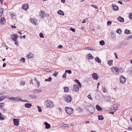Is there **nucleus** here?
Instances as JSON below:
<instances>
[{"mask_svg": "<svg viewBox=\"0 0 132 132\" xmlns=\"http://www.w3.org/2000/svg\"><path fill=\"white\" fill-rule=\"evenodd\" d=\"M44 105L47 108H51L53 106L54 104L50 100H47L45 101Z\"/></svg>", "mask_w": 132, "mask_h": 132, "instance_id": "f257e3e1", "label": "nucleus"}, {"mask_svg": "<svg viewBox=\"0 0 132 132\" xmlns=\"http://www.w3.org/2000/svg\"><path fill=\"white\" fill-rule=\"evenodd\" d=\"M65 110L67 114H71L73 113V109H72L66 107L65 108Z\"/></svg>", "mask_w": 132, "mask_h": 132, "instance_id": "f03ea898", "label": "nucleus"}, {"mask_svg": "<svg viewBox=\"0 0 132 132\" xmlns=\"http://www.w3.org/2000/svg\"><path fill=\"white\" fill-rule=\"evenodd\" d=\"M64 100L67 102H70L71 101L72 97L70 96L69 95L64 98Z\"/></svg>", "mask_w": 132, "mask_h": 132, "instance_id": "7ed1b4c3", "label": "nucleus"}, {"mask_svg": "<svg viewBox=\"0 0 132 132\" xmlns=\"http://www.w3.org/2000/svg\"><path fill=\"white\" fill-rule=\"evenodd\" d=\"M13 123L14 125L18 126L19 125V119H14L13 118Z\"/></svg>", "mask_w": 132, "mask_h": 132, "instance_id": "20e7f679", "label": "nucleus"}, {"mask_svg": "<svg viewBox=\"0 0 132 132\" xmlns=\"http://www.w3.org/2000/svg\"><path fill=\"white\" fill-rule=\"evenodd\" d=\"M92 77L93 79L97 80L98 78V76L96 73H94L92 75Z\"/></svg>", "mask_w": 132, "mask_h": 132, "instance_id": "39448f33", "label": "nucleus"}, {"mask_svg": "<svg viewBox=\"0 0 132 132\" xmlns=\"http://www.w3.org/2000/svg\"><path fill=\"white\" fill-rule=\"evenodd\" d=\"M126 80V78L123 76H121L120 77V82L121 83L123 84L125 82Z\"/></svg>", "mask_w": 132, "mask_h": 132, "instance_id": "423d86ee", "label": "nucleus"}, {"mask_svg": "<svg viewBox=\"0 0 132 132\" xmlns=\"http://www.w3.org/2000/svg\"><path fill=\"white\" fill-rule=\"evenodd\" d=\"M11 36L12 40L13 41H16V40L17 38L18 37V35L15 34L12 35H11Z\"/></svg>", "mask_w": 132, "mask_h": 132, "instance_id": "0eeeda50", "label": "nucleus"}, {"mask_svg": "<svg viewBox=\"0 0 132 132\" xmlns=\"http://www.w3.org/2000/svg\"><path fill=\"white\" fill-rule=\"evenodd\" d=\"M79 88L78 85H75L73 86V90L75 91H77L79 90Z\"/></svg>", "mask_w": 132, "mask_h": 132, "instance_id": "6e6552de", "label": "nucleus"}, {"mask_svg": "<svg viewBox=\"0 0 132 132\" xmlns=\"http://www.w3.org/2000/svg\"><path fill=\"white\" fill-rule=\"evenodd\" d=\"M6 22L4 18L2 17L0 21V24L1 25H4Z\"/></svg>", "mask_w": 132, "mask_h": 132, "instance_id": "1a4fd4ad", "label": "nucleus"}, {"mask_svg": "<svg viewBox=\"0 0 132 132\" xmlns=\"http://www.w3.org/2000/svg\"><path fill=\"white\" fill-rule=\"evenodd\" d=\"M28 5L26 3L23 5L22 6V8L24 10H26L28 9Z\"/></svg>", "mask_w": 132, "mask_h": 132, "instance_id": "9d476101", "label": "nucleus"}, {"mask_svg": "<svg viewBox=\"0 0 132 132\" xmlns=\"http://www.w3.org/2000/svg\"><path fill=\"white\" fill-rule=\"evenodd\" d=\"M118 69H119L117 67L112 68H111V70L113 72L115 73H116L117 72H118Z\"/></svg>", "mask_w": 132, "mask_h": 132, "instance_id": "9b49d317", "label": "nucleus"}, {"mask_svg": "<svg viewBox=\"0 0 132 132\" xmlns=\"http://www.w3.org/2000/svg\"><path fill=\"white\" fill-rule=\"evenodd\" d=\"M44 124L45 126V128L47 129H49L51 127L50 125L47 122H45Z\"/></svg>", "mask_w": 132, "mask_h": 132, "instance_id": "f8f14e48", "label": "nucleus"}, {"mask_svg": "<svg viewBox=\"0 0 132 132\" xmlns=\"http://www.w3.org/2000/svg\"><path fill=\"white\" fill-rule=\"evenodd\" d=\"M118 21L121 22H124V19L120 16H119L117 19Z\"/></svg>", "mask_w": 132, "mask_h": 132, "instance_id": "ddd939ff", "label": "nucleus"}, {"mask_svg": "<svg viewBox=\"0 0 132 132\" xmlns=\"http://www.w3.org/2000/svg\"><path fill=\"white\" fill-rule=\"evenodd\" d=\"M94 108L93 106L89 107L88 109L89 112L91 113H93L94 111Z\"/></svg>", "mask_w": 132, "mask_h": 132, "instance_id": "4468645a", "label": "nucleus"}, {"mask_svg": "<svg viewBox=\"0 0 132 132\" xmlns=\"http://www.w3.org/2000/svg\"><path fill=\"white\" fill-rule=\"evenodd\" d=\"M95 61L97 62L101 63V60L97 57H96L95 58Z\"/></svg>", "mask_w": 132, "mask_h": 132, "instance_id": "2eb2a0df", "label": "nucleus"}, {"mask_svg": "<svg viewBox=\"0 0 132 132\" xmlns=\"http://www.w3.org/2000/svg\"><path fill=\"white\" fill-rule=\"evenodd\" d=\"M87 57H88L87 59L89 60H92L94 58V57L90 54H88Z\"/></svg>", "mask_w": 132, "mask_h": 132, "instance_id": "dca6fc26", "label": "nucleus"}, {"mask_svg": "<svg viewBox=\"0 0 132 132\" xmlns=\"http://www.w3.org/2000/svg\"><path fill=\"white\" fill-rule=\"evenodd\" d=\"M32 106L31 103H27L25 104V106L26 108H29Z\"/></svg>", "mask_w": 132, "mask_h": 132, "instance_id": "f3484780", "label": "nucleus"}, {"mask_svg": "<svg viewBox=\"0 0 132 132\" xmlns=\"http://www.w3.org/2000/svg\"><path fill=\"white\" fill-rule=\"evenodd\" d=\"M112 6L114 10L117 11L119 9L118 7L115 5L113 4L112 5Z\"/></svg>", "mask_w": 132, "mask_h": 132, "instance_id": "a211bd4d", "label": "nucleus"}, {"mask_svg": "<svg viewBox=\"0 0 132 132\" xmlns=\"http://www.w3.org/2000/svg\"><path fill=\"white\" fill-rule=\"evenodd\" d=\"M5 119L4 116L0 112V120H4Z\"/></svg>", "mask_w": 132, "mask_h": 132, "instance_id": "6ab92c4d", "label": "nucleus"}, {"mask_svg": "<svg viewBox=\"0 0 132 132\" xmlns=\"http://www.w3.org/2000/svg\"><path fill=\"white\" fill-rule=\"evenodd\" d=\"M18 98V97H11L9 98V99L10 100L15 101Z\"/></svg>", "mask_w": 132, "mask_h": 132, "instance_id": "aec40b11", "label": "nucleus"}, {"mask_svg": "<svg viewBox=\"0 0 132 132\" xmlns=\"http://www.w3.org/2000/svg\"><path fill=\"white\" fill-rule=\"evenodd\" d=\"M45 12L44 11H42L40 13V15L41 16L42 18H43L44 17V16L45 15Z\"/></svg>", "mask_w": 132, "mask_h": 132, "instance_id": "412c9836", "label": "nucleus"}, {"mask_svg": "<svg viewBox=\"0 0 132 132\" xmlns=\"http://www.w3.org/2000/svg\"><path fill=\"white\" fill-rule=\"evenodd\" d=\"M96 108L98 111H101L102 110V109L98 105H96Z\"/></svg>", "mask_w": 132, "mask_h": 132, "instance_id": "4be33fe9", "label": "nucleus"}, {"mask_svg": "<svg viewBox=\"0 0 132 132\" xmlns=\"http://www.w3.org/2000/svg\"><path fill=\"white\" fill-rule=\"evenodd\" d=\"M113 106V110L114 111H116L118 108V105L117 104H114Z\"/></svg>", "mask_w": 132, "mask_h": 132, "instance_id": "5701e85b", "label": "nucleus"}, {"mask_svg": "<svg viewBox=\"0 0 132 132\" xmlns=\"http://www.w3.org/2000/svg\"><path fill=\"white\" fill-rule=\"evenodd\" d=\"M102 90L104 93H106L107 92L106 87L104 86L102 87Z\"/></svg>", "mask_w": 132, "mask_h": 132, "instance_id": "b1692460", "label": "nucleus"}, {"mask_svg": "<svg viewBox=\"0 0 132 132\" xmlns=\"http://www.w3.org/2000/svg\"><path fill=\"white\" fill-rule=\"evenodd\" d=\"M124 32L127 34H129L131 32L130 30L126 29L125 31Z\"/></svg>", "mask_w": 132, "mask_h": 132, "instance_id": "393cba45", "label": "nucleus"}, {"mask_svg": "<svg viewBox=\"0 0 132 132\" xmlns=\"http://www.w3.org/2000/svg\"><path fill=\"white\" fill-rule=\"evenodd\" d=\"M35 81H36V83L37 84V86H40V82L36 78H35Z\"/></svg>", "mask_w": 132, "mask_h": 132, "instance_id": "a878e982", "label": "nucleus"}, {"mask_svg": "<svg viewBox=\"0 0 132 132\" xmlns=\"http://www.w3.org/2000/svg\"><path fill=\"white\" fill-rule=\"evenodd\" d=\"M31 21L32 23H34L35 24H37V20L36 19H31Z\"/></svg>", "mask_w": 132, "mask_h": 132, "instance_id": "bb28decb", "label": "nucleus"}, {"mask_svg": "<svg viewBox=\"0 0 132 132\" xmlns=\"http://www.w3.org/2000/svg\"><path fill=\"white\" fill-rule=\"evenodd\" d=\"M113 60H110L108 62V64L110 66H111L112 65L113 63Z\"/></svg>", "mask_w": 132, "mask_h": 132, "instance_id": "cd10ccee", "label": "nucleus"}, {"mask_svg": "<svg viewBox=\"0 0 132 132\" xmlns=\"http://www.w3.org/2000/svg\"><path fill=\"white\" fill-rule=\"evenodd\" d=\"M64 91L65 92H67L69 91V89L68 87H64Z\"/></svg>", "mask_w": 132, "mask_h": 132, "instance_id": "c85d7f7f", "label": "nucleus"}, {"mask_svg": "<svg viewBox=\"0 0 132 132\" xmlns=\"http://www.w3.org/2000/svg\"><path fill=\"white\" fill-rule=\"evenodd\" d=\"M57 13L59 14L62 15H64V14L63 12L61 10L57 11Z\"/></svg>", "mask_w": 132, "mask_h": 132, "instance_id": "c756f323", "label": "nucleus"}, {"mask_svg": "<svg viewBox=\"0 0 132 132\" xmlns=\"http://www.w3.org/2000/svg\"><path fill=\"white\" fill-rule=\"evenodd\" d=\"M85 49L86 50H91V51H94L95 50L94 49V48H90L88 47H86L85 48Z\"/></svg>", "mask_w": 132, "mask_h": 132, "instance_id": "7c9ffc66", "label": "nucleus"}, {"mask_svg": "<svg viewBox=\"0 0 132 132\" xmlns=\"http://www.w3.org/2000/svg\"><path fill=\"white\" fill-rule=\"evenodd\" d=\"M122 31V30L120 28L118 29V30L116 31V32L119 34H121Z\"/></svg>", "mask_w": 132, "mask_h": 132, "instance_id": "2f4dec72", "label": "nucleus"}, {"mask_svg": "<svg viewBox=\"0 0 132 132\" xmlns=\"http://www.w3.org/2000/svg\"><path fill=\"white\" fill-rule=\"evenodd\" d=\"M98 117V120H102L104 119V117L102 115H99Z\"/></svg>", "mask_w": 132, "mask_h": 132, "instance_id": "473e14b6", "label": "nucleus"}, {"mask_svg": "<svg viewBox=\"0 0 132 132\" xmlns=\"http://www.w3.org/2000/svg\"><path fill=\"white\" fill-rule=\"evenodd\" d=\"M52 79V78L51 77H50L48 79H45V81L50 82Z\"/></svg>", "mask_w": 132, "mask_h": 132, "instance_id": "72a5a7b5", "label": "nucleus"}, {"mask_svg": "<svg viewBox=\"0 0 132 132\" xmlns=\"http://www.w3.org/2000/svg\"><path fill=\"white\" fill-rule=\"evenodd\" d=\"M100 44L101 45H103L105 44V43L104 41L102 40L100 41Z\"/></svg>", "mask_w": 132, "mask_h": 132, "instance_id": "f704fd0d", "label": "nucleus"}, {"mask_svg": "<svg viewBox=\"0 0 132 132\" xmlns=\"http://www.w3.org/2000/svg\"><path fill=\"white\" fill-rule=\"evenodd\" d=\"M65 72L69 74H71L72 73V71L71 70H66Z\"/></svg>", "mask_w": 132, "mask_h": 132, "instance_id": "c9c22d12", "label": "nucleus"}, {"mask_svg": "<svg viewBox=\"0 0 132 132\" xmlns=\"http://www.w3.org/2000/svg\"><path fill=\"white\" fill-rule=\"evenodd\" d=\"M61 126L63 127H69V125L67 124H65L64 123H62L61 124Z\"/></svg>", "mask_w": 132, "mask_h": 132, "instance_id": "e433bc0d", "label": "nucleus"}, {"mask_svg": "<svg viewBox=\"0 0 132 132\" xmlns=\"http://www.w3.org/2000/svg\"><path fill=\"white\" fill-rule=\"evenodd\" d=\"M123 46L121 43L120 44L117 46V48H122Z\"/></svg>", "mask_w": 132, "mask_h": 132, "instance_id": "4c0bfd02", "label": "nucleus"}, {"mask_svg": "<svg viewBox=\"0 0 132 132\" xmlns=\"http://www.w3.org/2000/svg\"><path fill=\"white\" fill-rule=\"evenodd\" d=\"M34 91H36L37 93L40 92L42 91V90L40 89H36L34 90Z\"/></svg>", "mask_w": 132, "mask_h": 132, "instance_id": "58836bf2", "label": "nucleus"}, {"mask_svg": "<svg viewBox=\"0 0 132 132\" xmlns=\"http://www.w3.org/2000/svg\"><path fill=\"white\" fill-rule=\"evenodd\" d=\"M58 74V72L55 71L54 72V73L53 74V75L55 77H56L57 76Z\"/></svg>", "mask_w": 132, "mask_h": 132, "instance_id": "ea45409f", "label": "nucleus"}, {"mask_svg": "<svg viewBox=\"0 0 132 132\" xmlns=\"http://www.w3.org/2000/svg\"><path fill=\"white\" fill-rule=\"evenodd\" d=\"M27 57L29 59L32 58V55L30 54H28L27 56Z\"/></svg>", "mask_w": 132, "mask_h": 132, "instance_id": "a19ab883", "label": "nucleus"}, {"mask_svg": "<svg viewBox=\"0 0 132 132\" xmlns=\"http://www.w3.org/2000/svg\"><path fill=\"white\" fill-rule=\"evenodd\" d=\"M112 21H108L107 23V25L108 26H110L111 24Z\"/></svg>", "mask_w": 132, "mask_h": 132, "instance_id": "79ce46f5", "label": "nucleus"}, {"mask_svg": "<svg viewBox=\"0 0 132 132\" xmlns=\"http://www.w3.org/2000/svg\"><path fill=\"white\" fill-rule=\"evenodd\" d=\"M87 97L90 100H93V98L91 97V95L90 94H89L88 95Z\"/></svg>", "mask_w": 132, "mask_h": 132, "instance_id": "37998d69", "label": "nucleus"}, {"mask_svg": "<svg viewBox=\"0 0 132 132\" xmlns=\"http://www.w3.org/2000/svg\"><path fill=\"white\" fill-rule=\"evenodd\" d=\"M129 18L130 19H132V13H130L129 14Z\"/></svg>", "mask_w": 132, "mask_h": 132, "instance_id": "c03bdc74", "label": "nucleus"}, {"mask_svg": "<svg viewBox=\"0 0 132 132\" xmlns=\"http://www.w3.org/2000/svg\"><path fill=\"white\" fill-rule=\"evenodd\" d=\"M5 96L3 95L0 97V98L2 101L3 99L5 98Z\"/></svg>", "mask_w": 132, "mask_h": 132, "instance_id": "a18cd8bd", "label": "nucleus"}, {"mask_svg": "<svg viewBox=\"0 0 132 132\" xmlns=\"http://www.w3.org/2000/svg\"><path fill=\"white\" fill-rule=\"evenodd\" d=\"M20 61L23 62H24L25 61V59L24 57H22L20 60Z\"/></svg>", "mask_w": 132, "mask_h": 132, "instance_id": "49530a36", "label": "nucleus"}, {"mask_svg": "<svg viewBox=\"0 0 132 132\" xmlns=\"http://www.w3.org/2000/svg\"><path fill=\"white\" fill-rule=\"evenodd\" d=\"M121 43H122V46H123L124 45H126L128 44L127 42H123Z\"/></svg>", "mask_w": 132, "mask_h": 132, "instance_id": "de8ad7c7", "label": "nucleus"}, {"mask_svg": "<svg viewBox=\"0 0 132 132\" xmlns=\"http://www.w3.org/2000/svg\"><path fill=\"white\" fill-rule=\"evenodd\" d=\"M30 97L33 98H36V96L32 95H30Z\"/></svg>", "mask_w": 132, "mask_h": 132, "instance_id": "09e8293b", "label": "nucleus"}, {"mask_svg": "<svg viewBox=\"0 0 132 132\" xmlns=\"http://www.w3.org/2000/svg\"><path fill=\"white\" fill-rule=\"evenodd\" d=\"M37 108L38 109V111L39 112H41L42 111V110L40 108L39 106H37Z\"/></svg>", "mask_w": 132, "mask_h": 132, "instance_id": "8fccbe9b", "label": "nucleus"}, {"mask_svg": "<svg viewBox=\"0 0 132 132\" xmlns=\"http://www.w3.org/2000/svg\"><path fill=\"white\" fill-rule=\"evenodd\" d=\"M20 84L22 85L23 86H24L25 85V82L24 81H21L20 82Z\"/></svg>", "mask_w": 132, "mask_h": 132, "instance_id": "3c124183", "label": "nucleus"}, {"mask_svg": "<svg viewBox=\"0 0 132 132\" xmlns=\"http://www.w3.org/2000/svg\"><path fill=\"white\" fill-rule=\"evenodd\" d=\"M39 36L41 38H44V36H43V34L42 33V32H40V34H39Z\"/></svg>", "mask_w": 132, "mask_h": 132, "instance_id": "603ef678", "label": "nucleus"}, {"mask_svg": "<svg viewBox=\"0 0 132 132\" xmlns=\"http://www.w3.org/2000/svg\"><path fill=\"white\" fill-rule=\"evenodd\" d=\"M62 77L63 78H66V73L65 72L63 74Z\"/></svg>", "mask_w": 132, "mask_h": 132, "instance_id": "864d4df0", "label": "nucleus"}, {"mask_svg": "<svg viewBox=\"0 0 132 132\" xmlns=\"http://www.w3.org/2000/svg\"><path fill=\"white\" fill-rule=\"evenodd\" d=\"M75 81L76 84L78 85L79 84V83H80V82L78 80L75 79Z\"/></svg>", "mask_w": 132, "mask_h": 132, "instance_id": "5fc2aeb1", "label": "nucleus"}, {"mask_svg": "<svg viewBox=\"0 0 132 132\" xmlns=\"http://www.w3.org/2000/svg\"><path fill=\"white\" fill-rule=\"evenodd\" d=\"M91 6H92L95 8L96 9H98V8L96 6V5H91Z\"/></svg>", "mask_w": 132, "mask_h": 132, "instance_id": "6e6d98bb", "label": "nucleus"}, {"mask_svg": "<svg viewBox=\"0 0 132 132\" xmlns=\"http://www.w3.org/2000/svg\"><path fill=\"white\" fill-rule=\"evenodd\" d=\"M70 30L73 31V32H75V29L72 28H70Z\"/></svg>", "mask_w": 132, "mask_h": 132, "instance_id": "4d7b16f0", "label": "nucleus"}, {"mask_svg": "<svg viewBox=\"0 0 132 132\" xmlns=\"http://www.w3.org/2000/svg\"><path fill=\"white\" fill-rule=\"evenodd\" d=\"M87 19H85L82 22L83 23H85L87 22Z\"/></svg>", "mask_w": 132, "mask_h": 132, "instance_id": "13d9d810", "label": "nucleus"}, {"mask_svg": "<svg viewBox=\"0 0 132 132\" xmlns=\"http://www.w3.org/2000/svg\"><path fill=\"white\" fill-rule=\"evenodd\" d=\"M128 129L129 130H130L131 131H132V126H129L128 128Z\"/></svg>", "mask_w": 132, "mask_h": 132, "instance_id": "bf43d9fd", "label": "nucleus"}, {"mask_svg": "<svg viewBox=\"0 0 132 132\" xmlns=\"http://www.w3.org/2000/svg\"><path fill=\"white\" fill-rule=\"evenodd\" d=\"M3 11V10L2 9H0V13H2Z\"/></svg>", "mask_w": 132, "mask_h": 132, "instance_id": "052dcab7", "label": "nucleus"}, {"mask_svg": "<svg viewBox=\"0 0 132 132\" xmlns=\"http://www.w3.org/2000/svg\"><path fill=\"white\" fill-rule=\"evenodd\" d=\"M45 71L47 72H49L50 71V70L48 69H46L45 70Z\"/></svg>", "mask_w": 132, "mask_h": 132, "instance_id": "680f3d73", "label": "nucleus"}, {"mask_svg": "<svg viewBox=\"0 0 132 132\" xmlns=\"http://www.w3.org/2000/svg\"><path fill=\"white\" fill-rule=\"evenodd\" d=\"M132 38V35L129 36L128 37V38L127 39L128 40V39H131V38Z\"/></svg>", "mask_w": 132, "mask_h": 132, "instance_id": "e2e57ef3", "label": "nucleus"}, {"mask_svg": "<svg viewBox=\"0 0 132 132\" xmlns=\"http://www.w3.org/2000/svg\"><path fill=\"white\" fill-rule=\"evenodd\" d=\"M63 47V46L62 45H60L58 46V47L59 48H61Z\"/></svg>", "mask_w": 132, "mask_h": 132, "instance_id": "0e129e2a", "label": "nucleus"}, {"mask_svg": "<svg viewBox=\"0 0 132 132\" xmlns=\"http://www.w3.org/2000/svg\"><path fill=\"white\" fill-rule=\"evenodd\" d=\"M29 83H30V84H33V82H32V80L31 79L30 80V81Z\"/></svg>", "mask_w": 132, "mask_h": 132, "instance_id": "69168bd1", "label": "nucleus"}, {"mask_svg": "<svg viewBox=\"0 0 132 132\" xmlns=\"http://www.w3.org/2000/svg\"><path fill=\"white\" fill-rule=\"evenodd\" d=\"M14 41H15V45H18V41H17L16 40Z\"/></svg>", "mask_w": 132, "mask_h": 132, "instance_id": "338daca9", "label": "nucleus"}, {"mask_svg": "<svg viewBox=\"0 0 132 132\" xmlns=\"http://www.w3.org/2000/svg\"><path fill=\"white\" fill-rule=\"evenodd\" d=\"M6 65V64L5 63H4L3 65V67H5Z\"/></svg>", "mask_w": 132, "mask_h": 132, "instance_id": "774afa93", "label": "nucleus"}]
</instances>
